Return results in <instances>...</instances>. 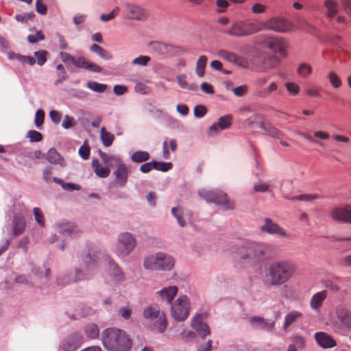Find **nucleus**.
Segmentation results:
<instances>
[{
	"label": "nucleus",
	"mask_w": 351,
	"mask_h": 351,
	"mask_svg": "<svg viewBox=\"0 0 351 351\" xmlns=\"http://www.w3.org/2000/svg\"><path fill=\"white\" fill-rule=\"evenodd\" d=\"M296 271L297 265L292 261H273L268 267L264 285L267 287H280L291 280Z\"/></svg>",
	"instance_id": "f257e3e1"
},
{
	"label": "nucleus",
	"mask_w": 351,
	"mask_h": 351,
	"mask_svg": "<svg viewBox=\"0 0 351 351\" xmlns=\"http://www.w3.org/2000/svg\"><path fill=\"white\" fill-rule=\"evenodd\" d=\"M102 343L108 351H129L132 341L127 333L119 328H108L101 333Z\"/></svg>",
	"instance_id": "f03ea898"
},
{
	"label": "nucleus",
	"mask_w": 351,
	"mask_h": 351,
	"mask_svg": "<svg viewBox=\"0 0 351 351\" xmlns=\"http://www.w3.org/2000/svg\"><path fill=\"white\" fill-rule=\"evenodd\" d=\"M98 257L91 254L90 252L83 258V262L85 265V269H78L75 271V275H64L57 278L58 285L65 286L72 282L79 280L88 279L93 276L97 271Z\"/></svg>",
	"instance_id": "7ed1b4c3"
},
{
	"label": "nucleus",
	"mask_w": 351,
	"mask_h": 351,
	"mask_svg": "<svg viewBox=\"0 0 351 351\" xmlns=\"http://www.w3.org/2000/svg\"><path fill=\"white\" fill-rule=\"evenodd\" d=\"M199 196L208 202H213L223 210H233L235 205L228 195L223 191L217 190H202L199 191Z\"/></svg>",
	"instance_id": "20e7f679"
},
{
	"label": "nucleus",
	"mask_w": 351,
	"mask_h": 351,
	"mask_svg": "<svg viewBox=\"0 0 351 351\" xmlns=\"http://www.w3.org/2000/svg\"><path fill=\"white\" fill-rule=\"evenodd\" d=\"M190 310L191 303L186 295L180 296L171 304V316L178 322L186 320L189 315Z\"/></svg>",
	"instance_id": "39448f33"
},
{
	"label": "nucleus",
	"mask_w": 351,
	"mask_h": 351,
	"mask_svg": "<svg viewBox=\"0 0 351 351\" xmlns=\"http://www.w3.org/2000/svg\"><path fill=\"white\" fill-rule=\"evenodd\" d=\"M134 237L129 232L121 233L119 236L117 253L119 256H128L136 246Z\"/></svg>",
	"instance_id": "423d86ee"
},
{
	"label": "nucleus",
	"mask_w": 351,
	"mask_h": 351,
	"mask_svg": "<svg viewBox=\"0 0 351 351\" xmlns=\"http://www.w3.org/2000/svg\"><path fill=\"white\" fill-rule=\"evenodd\" d=\"M265 29L284 33L294 30L295 26L287 20L275 17L265 22Z\"/></svg>",
	"instance_id": "0eeeda50"
},
{
	"label": "nucleus",
	"mask_w": 351,
	"mask_h": 351,
	"mask_svg": "<svg viewBox=\"0 0 351 351\" xmlns=\"http://www.w3.org/2000/svg\"><path fill=\"white\" fill-rule=\"evenodd\" d=\"M260 230L262 232L277 235L281 238L288 239L290 237V234L281 226L268 217L264 219L263 224L260 226Z\"/></svg>",
	"instance_id": "6e6552de"
},
{
	"label": "nucleus",
	"mask_w": 351,
	"mask_h": 351,
	"mask_svg": "<svg viewBox=\"0 0 351 351\" xmlns=\"http://www.w3.org/2000/svg\"><path fill=\"white\" fill-rule=\"evenodd\" d=\"M206 318V314H197L192 318L191 322V326L202 339H204L210 333V328L205 322Z\"/></svg>",
	"instance_id": "1a4fd4ad"
},
{
	"label": "nucleus",
	"mask_w": 351,
	"mask_h": 351,
	"mask_svg": "<svg viewBox=\"0 0 351 351\" xmlns=\"http://www.w3.org/2000/svg\"><path fill=\"white\" fill-rule=\"evenodd\" d=\"M264 44L265 47L272 52L279 53L282 57H285L287 56L285 44L283 38L279 37H266L264 40Z\"/></svg>",
	"instance_id": "9d476101"
},
{
	"label": "nucleus",
	"mask_w": 351,
	"mask_h": 351,
	"mask_svg": "<svg viewBox=\"0 0 351 351\" xmlns=\"http://www.w3.org/2000/svg\"><path fill=\"white\" fill-rule=\"evenodd\" d=\"M175 264L174 258L165 253L158 252L155 254V270H171Z\"/></svg>",
	"instance_id": "9b49d317"
},
{
	"label": "nucleus",
	"mask_w": 351,
	"mask_h": 351,
	"mask_svg": "<svg viewBox=\"0 0 351 351\" xmlns=\"http://www.w3.org/2000/svg\"><path fill=\"white\" fill-rule=\"evenodd\" d=\"M331 217L335 221L351 223V204L343 208H335L331 212Z\"/></svg>",
	"instance_id": "f8f14e48"
},
{
	"label": "nucleus",
	"mask_w": 351,
	"mask_h": 351,
	"mask_svg": "<svg viewBox=\"0 0 351 351\" xmlns=\"http://www.w3.org/2000/svg\"><path fill=\"white\" fill-rule=\"evenodd\" d=\"M73 65L77 68L84 69L94 73H101L102 68L93 62H89L84 56L75 58Z\"/></svg>",
	"instance_id": "ddd939ff"
},
{
	"label": "nucleus",
	"mask_w": 351,
	"mask_h": 351,
	"mask_svg": "<svg viewBox=\"0 0 351 351\" xmlns=\"http://www.w3.org/2000/svg\"><path fill=\"white\" fill-rule=\"evenodd\" d=\"M315 339L317 343L322 348L327 349L336 346L335 339L324 332H318L315 334Z\"/></svg>",
	"instance_id": "4468645a"
},
{
	"label": "nucleus",
	"mask_w": 351,
	"mask_h": 351,
	"mask_svg": "<svg viewBox=\"0 0 351 351\" xmlns=\"http://www.w3.org/2000/svg\"><path fill=\"white\" fill-rule=\"evenodd\" d=\"M250 323L252 326L256 328L264 330L271 332L275 326L274 322H269L261 317L253 316L250 319Z\"/></svg>",
	"instance_id": "2eb2a0df"
},
{
	"label": "nucleus",
	"mask_w": 351,
	"mask_h": 351,
	"mask_svg": "<svg viewBox=\"0 0 351 351\" xmlns=\"http://www.w3.org/2000/svg\"><path fill=\"white\" fill-rule=\"evenodd\" d=\"M125 6L130 19L140 21L145 20L147 18L145 10L138 6L130 3L125 4Z\"/></svg>",
	"instance_id": "dca6fc26"
},
{
	"label": "nucleus",
	"mask_w": 351,
	"mask_h": 351,
	"mask_svg": "<svg viewBox=\"0 0 351 351\" xmlns=\"http://www.w3.org/2000/svg\"><path fill=\"white\" fill-rule=\"evenodd\" d=\"M337 319L344 326L351 328V311L346 306H338L336 309Z\"/></svg>",
	"instance_id": "f3484780"
},
{
	"label": "nucleus",
	"mask_w": 351,
	"mask_h": 351,
	"mask_svg": "<svg viewBox=\"0 0 351 351\" xmlns=\"http://www.w3.org/2000/svg\"><path fill=\"white\" fill-rule=\"evenodd\" d=\"M12 235L18 237L22 234L26 228V221L23 216L16 215L12 220Z\"/></svg>",
	"instance_id": "a211bd4d"
},
{
	"label": "nucleus",
	"mask_w": 351,
	"mask_h": 351,
	"mask_svg": "<svg viewBox=\"0 0 351 351\" xmlns=\"http://www.w3.org/2000/svg\"><path fill=\"white\" fill-rule=\"evenodd\" d=\"M58 232L63 236L75 237L80 233V230L74 223L65 222L58 225Z\"/></svg>",
	"instance_id": "6ab92c4d"
},
{
	"label": "nucleus",
	"mask_w": 351,
	"mask_h": 351,
	"mask_svg": "<svg viewBox=\"0 0 351 351\" xmlns=\"http://www.w3.org/2000/svg\"><path fill=\"white\" fill-rule=\"evenodd\" d=\"M326 298L327 291L325 290L319 291L313 295L309 302L311 308L315 311H319Z\"/></svg>",
	"instance_id": "aec40b11"
},
{
	"label": "nucleus",
	"mask_w": 351,
	"mask_h": 351,
	"mask_svg": "<svg viewBox=\"0 0 351 351\" xmlns=\"http://www.w3.org/2000/svg\"><path fill=\"white\" fill-rule=\"evenodd\" d=\"M177 293V287L171 286L169 287H165L162 290L158 291L157 298H160L162 301H166L168 304H171Z\"/></svg>",
	"instance_id": "412c9836"
},
{
	"label": "nucleus",
	"mask_w": 351,
	"mask_h": 351,
	"mask_svg": "<svg viewBox=\"0 0 351 351\" xmlns=\"http://www.w3.org/2000/svg\"><path fill=\"white\" fill-rule=\"evenodd\" d=\"M228 34L232 36L243 37L247 36L245 21H238L234 23L228 31Z\"/></svg>",
	"instance_id": "4be33fe9"
},
{
	"label": "nucleus",
	"mask_w": 351,
	"mask_h": 351,
	"mask_svg": "<svg viewBox=\"0 0 351 351\" xmlns=\"http://www.w3.org/2000/svg\"><path fill=\"white\" fill-rule=\"evenodd\" d=\"M324 6L326 10V15L332 20L337 16L339 11V5L335 0H325Z\"/></svg>",
	"instance_id": "5701e85b"
},
{
	"label": "nucleus",
	"mask_w": 351,
	"mask_h": 351,
	"mask_svg": "<svg viewBox=\"0 0 351 351\" xmlns=\"http://www.w3.org/2000/svg\"><path fill=\"white\" fill-rule=\"evenodd\" d=\"M167 321L164 313L155 310V330L162 333L167 327Z\"/></svg>",
	"instance_id": "b1692460"
},
{
	"label": "nucleus",
	"mask_w": 351,
	"mask_h": 351,
	"mask_svg": "<svg viewBox=\"0 0 351 351\" xmlns=\"http://www.w3.org/2000/svg\"><path fill=\"white\" fill-rule=\"evenodd\" d=\"M303 314L298 311H291L288 313L285 317V321L283 324L284 329L287 330L289 326L296 323L298 320L302 319Z\"/></svg>",
	"instance_id": "393cba45"
},
{
	"label": "nucleus",
	"mask_w": 351,
	"mask_h": 351,
	"mask_svg": "<svg viewBox=\"0 0 351 351\" xmlns=\"http://www.w3.org/2000/svg\"><path fill=\"white\" fill-rule=\"evenodd\" d=\"M254 258H260L267 254L271 249L270 245L263 243H251Z\"/></svg>",
	"instance_id": "a878e982"
},
{
	"label": "nucleus",
	"mask_w": 351,
	"mask_h": 351,
	"mask_svg": "<svg viewBox=\"0 0 351 351\" xmlns=\"http://www.w3.org/2000/svg\"><path fill=\"white\" fill-rule=\"evenodd\" d=\"M155 53L160 56H171L174 53V47L166 43L155 42Z\"/></svg>",
	"instance_id": "bb28decb"
},
{
	"label": "nucleus",
	"mask_w": 351,
	"mask_h": 351,
	"mask_svg": "<svg viewBox=\"0 0 351 351\" xmlns=\"http://www.w3.org/2000/svg\"><path fill=\"white\" fill-rule=\"evenodd\" d=\"M117 180L121 186H125L128 180V169L125 165H119L114 171Z\"/></svg>",
	"instance_id": "cd10ccee"
},
{
	"label": "nucleus",
	"mask_w": 351,
	"mask_h": 351,
	"mask_svg": "<svg viewBox=\"0 0 351 351\" xmlns=\"http://www.w3.org/2000/svg\"><path fill=\"white\" fill-rule=\"evenodd\" d=\"M46 159L52 164L56 165L59 164L62 165V162H64L63 158L60 156V154L56 151L55 148H51L46 156Z\"/></svg>",
	"instance_id": "c85d7f7f"
},
{
	"label": "nucleus",
	"mask_w": 351,
	"mask_h": 351,
	"mask_svg": "<svg viewBox=\"0 0 351 351\" xmlns=\"http://www.w3.org/2000/svg\"><path fill=\"white\" fill-rule=\"evenodd\" d=\"M92 166L94 168L95 173L98 177L104 178L110 175V169L106 167H101L97 160L95 159L92 161Z\"/></svg>",
	"instance_id": "c756f323"
},
{
	"label": "nucleus",
	"mask_w": 351,
	"mask_h": 351,
	"mask_svg": "<svg viewBox=\"0 0 351 351\" xmlns=\"http://www.w3.org/2000/svg\"><path fill=\"white\" fill-rule=\"evenodd\" d=\"M245 26L249 36L265 29V23L245 21Z\"/></svg>",
	"instance_id": "7c9ffc66"
},
{
	"label": "nucleus",
	"mask_w": 351,
	"mask_h": 351,
	"mask_svg": "<svg viewBox=\"0 0 351 351\" xmlns=\"http://www.w3.org/2000/svg\"><path fill=\"white\" fill-rule=\"evenodd\" d=\"M207 61V57L204 55L201 56L197 60L195 65V73L198 77H204Z\"/></svg>",
	"instance_id": "2f4dec72"
},
{
	"label": "nucleus",
	"mask_w": 351,
	"mask_h": 351,
	"mask_svg": "<svg viewBox=\"0 0 351 351\" xmlns=\"http://www.w3.org/2000/svg\"><path fill=\"white\" fill-rule=\"evenodd\" d=\"M109 271L110 274L112 275L117 280L121 281L123 280V274L121 269L112 260L109 261Z\"/></svg>",
	"instance_id": "473e14b6"
},
{
	"label": "nucleus",
	"mask_w": 351,
	"mask_h": 351,
	"mask_svg": "<svg viewBox=\"0 0 351 351\" xmlns=\"http://www.w3.org/2000/svg\"><path fill=\"white\" fill-rule=\"evenodd\" d=\"M283 197L286 199L304 202H311L320 198V197L317 194H302L300 195L293 196L291 197H289L288 195H284Z\"/></svg>",
	"instance_id": "72a5a7b5"
},
{
	"label": "nucleus",
	"mask_w": 351,
	"mask_h": 351,
	"mask_svg": "<svg viewBox=\"0 0 351 351\" xmlns=\"http://www.w3.org/2000/svg\"><path fill=\"white\" fill-rule=\"evenodd\" d=\"M101 140L105 147H110L114 140V136L112 133L108 132L106 128L103 127L101 129Z\"/></svg>",
	"instance_id": "f704fd0d"
},
{
	"label": "nucleus",
	"mask_w": 351,
	"mask_h": 351,
	"mask_svg": "<svg viewBox=\"0 0 351 351\" xmlns=\"http://www.w3.org/2000/svg\"><path fill=\"white\" fill-rule=\"evenodd\" d=\"M254 252L252 251V246L251 243H247L239 249L238 253L240 257L243 259L253 258H254Z\"/></svg>",
	"instance_id": "c9c22d12"
},
{
	"label": "nucleus",
	"mask_w": 351,
	"mask_h": 351,
	"mask_svg": "<svg viewBox=\"0 0 351 351\" xmlns=\"http://www.w3.org/2000/svg\"><path fill=\"white\" fill-rule=\"evenodd\" d=\"M265 131V134L268 135L272 138L278 140L283 139V133L276 128L273 126L264 127L263 128Z\"/></svg>",
	"instance_id": "e433bc0d"
},
{
	"label": "nucleus",
	"mask_w": 351,
	"mask_h": 351,
	"mask_svg": "<svg viewBox=\"0 0 351 351\" xmlns=\"http://www.w3.org/2000/svg\"><path fill=\"white\" fill-rule=\"evenodd\" d=\"M254 123H256L261 128H263V117L261 114L255 113L252 117L245 121V124L247 126H252Z\"/></svg>",
	"instance_id": "4c0bfd02"
},
{
	"label": "nucleus",
	"mask_w": 351,
	"mask_h": 351,
	"mask_svg": "<svg viewBox=\"0 0 351 351\" xmlns=\"http://www.w3.org/2000/svg\"><path fill=\"white\" fill-rule=\"evenodd\" d=\"M86 86L94 92L102 93H104L108 86L105 84H100L95 81H89L86 83Z\"/></svg>",
	"instance_id": "58836bf2"
},
{
	"label": "nucleus",
	"mask_w": 351,
	"mask_h": 351,
	"mask_svg": "<svg viewBox=\"0 0 351 351\" xmlns=\"http://www.w3.org/2000/svg\"><path fill=\"white\" fill-rule=\"evenodd\" d=\"M232 116L230 114H226L219 117L217 123L219 129L223 130L229 128L232 125Z\"/></svg>",
	"instance_id": "ea45409f"
},
{
	"label": "nucleus",
	"mask_w": 351,
	"mask_h": 351,
	"mask_svg": "<svg viewBox=\"0 0 351 351\" xmlns=\"http://www.w3.org/2000/svg\"><path fill=\"white\" fill-rule=\"evenodd\" d=\"M85 332L88 338L95 339L99 335V330L96 324H90L86 326Z\"/></svg>",
	"instance_id": "a19ab883"
},
{
	"label": "nucleus",
	"mask_w": 351,
	"mask_h": 351,
	"mask_svg": "<svg viewBox=\"0 0 351 351\" xmlns=\"http://www.w3.org/2000/svg\"><path fill=\"white\" fill-rule=\"evenodd\" d=\"M132 160L134 162H143L147 160L149 155L147 152L138 151L132 155Z\"/></svg>",
	"instance_id": "79ce46f5"
},
{
	"label": "nucleus",
	"mask_w": 351,
	"mask_h": 351,
	"mask_svg": "<svg viewBox=\"0 0 351 351\" xmlns=\"http://www.w3.org/2000/svg\"><path fill=\"white\" fill-rule=\"evenodd\" d=\"M292 343L289 346H293L295 349H304L306 346L305 339L300 335H295L291 338Z\"/></svg>",
	"instance_id": "37998d69"
},
{
	"label": "nucleus",
	"mask_w": 351,
	"mask_h": 351,
	"mask_svg": "<svg viewBox=\"0 0 351 351\" xmlns=\"http://www.w3.org/2000/svg\"><path fill=\"white\" fill-rule=\"evenodd\" d=\"M312 71V67L309 64L302 63L299 65L297 73L299 75L305 78L310 75Z\"/></svg>",
	"instance_id": "c03bdc74"
},
{
	"label": "nucleus",
	"mask_w": 351,
	"mask_h": 351,
	"mask_svg": "<svg viewBox=\"0 0 351 351\" xmlns=\"http://www.w3.org/2000/svg\"><path fill=\"white\" fill-rule=\"evenodd\" d=\"M33 214L35 218V220L38 223V224L41 227L44 228L45 226V218L42 213L40 208L36 207L33 209Z\"/></svg>",
	"instance_id": "a18cd8bd"
},
{
	"label": "nucleus",
	"mask_w": 351,
	"mask_h": 351,
	"mask_svg": "<svg viewBox=\"0 0 351 351\" xmlns=\"http://www.w3.org/2000/svg\"><path fill=\"white\" fill-rule=\"evenodd\" d=\"M172 215L176 218L179 225L184 227L186 225L185 221L182 219L183 210L180 207H174L171 208Z\"/></svg>",
	"instance_id": "49530a36"
},
{
	"label": "nucleus",
	"mask_w": 351,
	"mask_h": 351,
	"mask_svg": "<svg viewBox=\"0 0 351 351\" xmlns=\"http://www.w3.org/2000/svg\"><path fill=\"white\" fill-rule=\"evenodd\" d=\"M219 56L230 62L234 63L238 60V56L236 54L226 50H220L219 51Z\"/></svg>",
	"instance_id": "de8ad7c7"
},
{
	"label": "nucleus",
	"mask_w": 351,
	"mask_h": 351,
	"mask_svg": "<svg viewBox=\"0 0 351 351\" xmlns=\"http://www.w3.org/2000/svg\"><path fill=\"white\" fill-rule=\"evenodd\" d=\"M173 168L171 162L155 161V170L167 172Z\"/></svg>",
	"instance_id": "09e8293b"
},
{
	"label": "nucleus",
	"mask_w": 351,
	"mask_h": 351,
	"mask_svg": "<svg viewBox=\"0 0 351 351\" xmlns=\"http://www.w3.org/2000/svg\"><path fill=\"white\" fill-rule=\"evenodd\" d=\"M328 79L330 83L331 84V85L335 88H339L342 84L341 79L339 77V76L335 73H334L332 71L328 73Z\"/></svg>",
	"instance_id": "8fccbe9b"
},
{
	"label": "nucleus",
	"mask_w": 351,
	"mask_h": 351,
	"mask_svg": "<svg viewBox=\"0 0 351 351\" xmlns=\"http://www.w3.org/2000/svg\"><path fill=\"white\" fill-rule=\"evenodd\" d=\"M151 58L147 56H140L136 58H134L131 64L132 65H138L140 66H146L148 62L151 61Z\"/></svg>",
	"instance_id": "3c124183"
},
{
	"label": "nucleus",
	"mask_w": 351,
	"mask_h": 351,
	"mask_svg": "<svg viewBox=\"0 0 351 351\" xmlns=\"http://www.w3.org/2000/svg\"><path fill=\"white\" fill-rule=\"evenodd\" d=\"M34 54L36 58V62L38 65L43 66L47 62L48 52L46 50L35 51Z\"/></svg>",
	"instance_id": "603ef678"
},
{
	"label": "nucleus",
	"mask_w": 351,
	"mask_h": 351,
	"mask_svg": "<svg viewBox=\"0 0 351 351\" xmlns=\"http://www.w3.org/2000/svg\"><path fill=\"white\" fill-rule=\"evenodd\" d=\"M27 137L29 138L30 142H40L43 140V134L34 130H29L27 134Z\"/></svg>",
	"instance_id": "864d4df0"
},
{
	"label": "nucleus",
	"mask_w": 351,
	"mask_h": 351,
	"mask_svg": "<svg viewBox=\"0 0 351 351\" xmlns=\"http://www.w3.org/2000/svg\"><path fill=\"white\" fill-rule=\"evenodd\" d=\"M120 9L119 7H115L108 14H101L100 20L106 22L114 19L119 13Z\"/></svg>",
	"instance_id": "5fc2aeb1"
},
{
	"label": "nucleus",
	"mask_w": 351,
	"mask_h": 351,
	"mask_svg": "<svg viewBox=\"0 0 351 351\" xmlns=\"http://www.w3.org/2000/svg\"><path fill=\"white\" fill-rule=\"evenodd\" d=\"M45 116V114L43 109H38L36 111L35 114L34 123L38 128H40L43 125L44 123Z\"/></svg>",
	"instance_id": "6e6d98bb"
},
{
	"label": "nucleus",
	"mask_w": 351,
	"mask_h": 351,
	"mask_svg": "<svg viewBox=\"0 0 351 351\" xmlns=\"http://www.w3.org/2000/svg\"><path fill=\"white\" fill-rule=\"evenodd\" d=\"M287 90L291 95H297L300 90V86L293 83V82H287L285 84Z\"/></svg>",
	"instance_id": "4d7b16f0"
},
{
	"label": "nucleus",
	"mask_w": 351,
	"mask_h": 351,
	"mask_svg": "<svg viewBox=\"0 0 351 351\" xmlns=\"http://www.w3.org/2000/svg\"><path fill=\"white\" fill-rule=\"evenodd\" d=\"M134 89L136 93L143 95H146L152 92V88L146 86L142 82L137 83L134 87Z\"/></svg>",
	"instance_id": "13d9d810"
},
{
	"label": "nucleus",
	"mask_w": 351,
	"mask_h": 351,
	"mask_svg": "<svg viewBox=\"0 0 351 351\" xmlns=\"http://www.w3.org/2000/svg\"><path fill=\"white\" fill-rule=\"evenodd\" d=\"M45 38V35L41 31H37L36 34H30L27 36L28 42L33 44L43 40Z\"/></svg>",
	"instance_id": "bf43d9fd"
},
{
	"label": "nucleus",
	"mask_w": 351,
	"mask_h": 351,
	"mask_svg": "<svg viewBox=\"0 0 351 351\" xmlns=\"http://www.w3.org/2000/svg\"><path fill=\"white\" fill-rule=\"evenodd\" d=\"M132 308L129 306H122L119 309V315L125 319H129L132 315Z\"/></svg>",
	"instance_id": "052dcab7"
},
{
	"label": "nucleus",
	"mask_w": 351,
	"mask_h": 351,
	"mask_svg": "<svg viewBox=\"0 0 351 351\" xmlns=\"http://www.w3.org/2000/svg\"><path fill=\"white\" fill-rule=\"evenodd\" d=\"M207 112L206 106L197 105L194 108V116L197 118L203 117Z\"/></svg>",
	"instance_id": "680f3d73"
},
{
	"label": "nucleus",
	"mask_w": 351,
	"mask_h": 351,
	"mask_svg": "<svg viewBox=\"0 0 351 351\" xmlns=\"http://www.w3.org/2000/svg\"><path fill=\"white\" fill-rule=\"evenodd\" d=\"M49 117L53 123L59 124L61 121L62 114L58 110H53L49 112Z\"/></svg>",
	"instance_id": "e2e57ef3"
},
{
	"label": "nucleus",
	"mask_w": 351,
	"mask_h": 351,
	"mask_svg": "<svg viewBox=\"0 0 351 351\" xmlns=\"http://www.w3.org/2000/svg\"><path fill=\"white\" fill-rule=\"evenodd\" d=\"M75 125V120L73 117L69 115H65L64 117L63 122L62 123V126L64 129H69L73 127Z\"/></svg>",
	"instance_id": "0e129e2a"
},
{
	"label": "nucleus",
	"mask_w": 351,
	"mask_h": 351,
	"mask_svg": "<svg viewBox=\"0 0 351 351\" xmlns=\"http://www.w3.org/2000/svg\"><path fill=\"white\" fill-rule=\"evenodd\" d=\"M79 154L84 160H87L90 156V147L85 143L79 149Z\"/></svg>",
	"instance_id": "69168bd1"
},
{
	"label": "nucleus",
	"mask_w": 351,
	"mask_h": 351,
	"mask_svg": "<svg viewBox=\"0 0 351 351\" xmlns=\"http://www.w3.org/2000/svg\"><path fill=\"white\" fill-rule=\"evenodd\" d=\"M266 6L259 3H254L252 7V12L254 14H262L266 11Z\"/></svg>",
	"instance_id": "338daca9"
},
{
	"label": "nucleus",
	"mask_w": 351,
	"mask_h": 351,
	"mask_svg": "<svg viewBox=\"0 0 351 351\" xmlns=\"http://www.w3.org/2000/svg\"><path fill=\"white\" fill-rule=\"evenodd\" d=\"M36 9L38 13L40 14H46L47 11V5H45L41 0H36Z\"/></svg>",
	"instance_id": "774afa93"
}]
</instances>
